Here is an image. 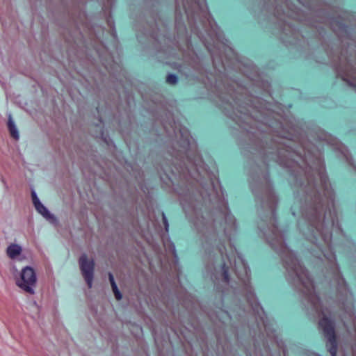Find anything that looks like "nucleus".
<instances>
[{"mask_svg": "<svg viewBox=\"0 0 356 356\" xmlns=\"http://www.w3.org/2000/svg\"><path fill=\"white\" fill-rule=\"evenodd\" d=\"M318 325L323 330L325 337L327 339V346H330L328 351L331 356H337V341L334 323L328 317L323 316L319 321Z\"/></svg>", "mask_w": 356, "mask_h": 356, "instance_id": "nucleus-1", "label": "nucleus"}, {"mask_svg": "<svg viewBox=\"0 0 356 356\" xmlns=\"http://www.w3.org/2000/svg\"><path fill=\"white\" fill-rule=\"evenodd\" d=\"M35 273L33 269L29 266L23 268L19 275V277L16 279L17 285L30 293H33L32 286L35 284Z\"/></svg>", "mask_w": 356, "mask_h": 356, "instance_id": "nucleus-2", "label": "nucleus"}, {"mask_svg": "<svg viewBox=\"0 0 356 356\" xmlns=\"http://www.w3.org/2000/svg\"><path fill=\"white\" fill-rule=\"evenodd\" d=\"M290 259L292 264V266H291V269L296 273L298 280L302 283L303 286L311 293L312 291L314 290V285L312 280L308 276L307 269L300 265L296 256H291Z\"/></svg>", "mask_w": 356, "mask_h": 356, "instance_id": "nucleus-3", "label": "nucleus"}, {"mask_svg": "<svg viewBox=\"0 0 356 356\" xmlns=\"http://www.w3.org/2000/svg\"><path fill=\"white\" fill-rule=\"evenodd\" d=\"M79 266L82 275L86 280L88 288L92 286L95 263L92 258H88L86 254H83L79 259Z\"/></svg>", "mask_w": 356, "mask_h": 356, "instance_id": "nucleus-4", "label": "nucleus"}, {"mask_svg": "<svg viewBox=\"0 0 356 356\" xmlns=\"http://www.w3.org/2000/svg\"><path fill=\"white\" fill-rule=\"evenodd\" d=\"M236 274L239 280H242L245 284H250V269L245 261L240 254H237L234 259Z\"/></svg>", "mask_w": 356, "mask_h": 356, "instance_id": "nucleus-5", "label": "nucleus"}, {"mask_svg": "<svg viewBox=\"0 0 356 356\" xmlns=\"http://www.w3.org/2000/svg\"><path fill=\"white\" fill-rule=\"evenodd\" d=\"M31 197L35 210L49 222L56 224V218L54 214L51 213L48 209L40 202L34 190L31 191Z\"/></svg>", "mask_w": 356, "mask_h": 356, "instance_id": "nucleus-6", "label": "nucleus"}, {"mask_svg": "<svg viewBox=\"0 0 356 356\" xmlns=\"http://www.w3.org/2000/svg\"><path fill=\"white\" fill-rule=\"evenodd\" d=\"M6 254L13 261H22L28 259V254L21 246H8Z\"/></svg>", "mask_w": 356, "mask_h": 356, "instance_id": "nucleus-7", "label": "nucleus"}, {"mask_svg": "<svg viewBox=\"0 0 356 356\" xmlns=\"http://www.w3.org/2000/svg\"><path fill=\"white\" fill-rule=\"evenodd\" d=\"M8 128L10 135L17 140L19 138V132L10 113L8 115Z\"/></svg>", "mask_w": 356, "mask_h": 356, "instance_id": "nucleus-8", "label": "nucleus"}, {"mask_svg": "<svg viewBox=\"0 0 356 356\" xmlns=\"http://www.w3.org/2000/svg\"><path fill=\"white\" fill-rule=\"evenodd\" d=\"M108 278H109V281H110V283H111V285L112 287V290L115 295V298L118 300H121L122 298V296L117 286V284L114 280V277H113V275H112V273H108Z\"/></svg>", "mask_w": 356, "mask_h": 356, "instance_id": "nucleus-9", "label": "nucleus"}, {"mask_svg": "<svg viewBox=\"0 0 356 356\" xmlns=\"http://www.w3.org/2000/svg\"><path fill=\"white\" fill-rule=\"evenodd\" d=\"M222 277L223 281L226 283H228L229 281V267L225 263H223L222 265Z\"/></svg>", "mask_w": 356, "mask_h": 356, "instance_id": "nucleus-10", "label": "nucleus"}, {"mask_svg": "<svg viewBox=\"0 0 356 356\" xmlns=\"http://www.w3.org/2000/svg\"><path fill=\"white\" fill-rule=\"evenodd\" d=\"M168 247H169V250L172 253V254L174 256L173 267L175 268H176L177 264H178V257L177 255V250L175 249L176 246L173 245V246H168Z\"/></svg>", "mask_w": 356, "mask_h": 356, "instance_id": "nucleus-11", "label": "nucleus"}, {"mask_svg": "<svg viewBox=\"0 0 356 356\" xmlns=\"http://www.w3.org/2000/svg\"><path fill=\"white\" fill-rule=\"evenodd\" d=\"M178 81V77L174 74H169L166 76V81L170 84H175Z\"/></svg>", "mask_w": 356, "mask_h": 356, "instance_id": "nucleus-12", "label": "nucleus"}, {"mask_svg": "<svg viewBox=\"0 0 356 356\" xmlns=\"http://www.w3.org/2000/svg\"><path fill=\"white\" fill-rule=\"evenodd\" d=\"M162 218H163V224H164L165 229V231L167 232H168V231H169V224H168V220H167V218L165 216L163 213H162Z\"/></svg>", "mask_w": 356, "mask_h": 356, "instance_id": "nucleus-13", "label": "nucleus"}, {"mask_svg": "<svg viewBox=\"0 0 356 356\" xmlns=\"http://www.w3.org/2000/svg\"><path fill=\"white\" fill-rule=\"evenodd\" d=\"M10 271L14 276H16L17 274L18 273V270H17V268L15 267V266L14 265V264H11Z\"/></svg>", "mask_w": 356, "mask_h": 356, "instance_id": "nucleus-14", "label": "nucleus"}, {"mask_svg": "<svg viewBox=\"0 0 356 356\" xmlns=\"http://www.w3.org/2000/svg\"><path fill=\"white\" fill-rule=\"evenodd\" d=\"M156 259H157V265L161 263V259L159 258V251L157 250V257H156Z\"/></svg>", "mask_w": 356, "mask_h": 356, "instance_id": "nucleus-15", "label": "nucleus"}, {"mask_svg": "<svg viewBox=\"0 0 356 356\" xmlns=\"http://www.w3.org/2000/svg\"><path fill=\"white\" fill-rule=\"evenodd\" d=\"M106 1V4L109 5L112 3V0H105Z\"/></svg>", "mask_w": 356, "mask_h": 356, "instance_id": "nucleus-16", "label": "nucleus"}, {"mask_svg": "<svg viewBox=\"0 0 356 356\" xmlns=\"http://www.w3.org/2000/svg\"><path fill=\"white\" fill-rule=\"evenodd\" d=\"M228 260H229V263L231 264L232 260H233V259L231 257H228Z\"/></svg>", "mask_w": 356, "mask_h": 356, "instance_id": "nucleus-17", "label": "nucleus"}, {"mask_svg": "<svg viewBox=\"0 0 356 356\" xmlns=\"http://www.w3.org/2000/svg\"><path fill=\"white\" fill-rule=\"evenodd\" d=\"M282 247L284 248V251H285L286 250H287V249H288V248H289V246L285 245V246H282Z\"/></svg>", "mask_w": 356, "mask_h": 356, "instance_id": "nucleus-18", "label": "nucleus"}, {"mask_svg": "<svg viewBox=\"0 0 356 356\" xmlns=\"http://www.w3.org/2000/svg\"><path fill=\"white\" fill-rule=\"evenodd\" d=\"M332 257H333L334 261H336L337 259L335 254H333Z\"/></svg>", "mask_w": 356, "mask_h": 356, "instance_id": "nucleus-19", "label": "nucleus"}, {"mask_svg": "<svg viewBox=\"0 0 356 356\" xmlns=\"http://www.w3.org/2000/svg\"><path fill=\"white\" fill-rule=\"evenodd\" d=\"M229 248H230L231 249H232V248H234L236 250V246L230 245V246H229Z\"/></svg>", "mask_w": 356, "mask_h": 356, "instance_id": "nucleus-20", "label": "nucleus"}, {"mask_svg": "<svg viewBox=\"0 0 356 356\" xmlns=\"http://www.w3.org/2000/svg\"><path fill=\"white\" fill-rule=\"evenodd\" d=\"M220 248H222L223 249L226 250L225 248L226 246L225 245H223V246H220Z\"/></svg>", "mask_w": 356, "mask_h": 356, "instance_id": "nucleus-21", "label": "nucleus"}]
</instances>
